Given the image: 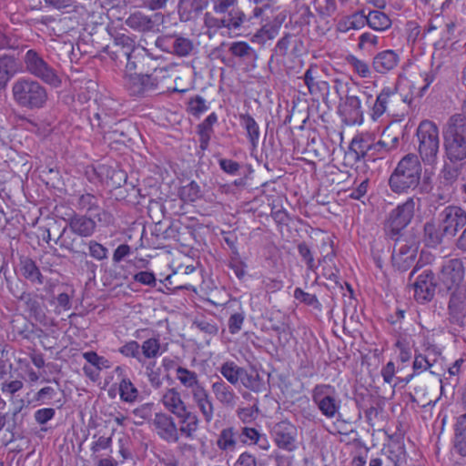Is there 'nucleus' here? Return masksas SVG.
<instances>
[{
    "instance_id": "20",
    "label": "nucleus",
    "mask_w": 466,
    "mask_h": 466,
    "mask_svg": "<svg viewBox=\"0 0 466 466\" xmlns=\"http://www.w3.org/2000/svg\"><path fill=\"white\" fill-rule=\"evenodd\" d=\"M434 276L430 270H424L414 283V298L419 303L430 301L435 293Z\"/></svg>"
},
{
    "instance_id": "32",
    "label": "nucleus",
    "mask_w": 466,
    "mask_h": 466,
    "mask_svg": "<svg viewBox=\"0 0 466 466\" xmlns=\"http://www.w3.org/2000/svg\"><path fill=\"white\" fill-rule=\"evenodd\" d=\"M22 301L25 306V310L36 321H42L46 318L44 305L39 300L38 295L28 292L25 296L22 297Z\"/></svg>"
},
{
    "instance_id": "25",
    "label": "nucleus",
    "mask_w": 466,
    "mask_h": 466,
    "mask_svg": "<svg viewBox=\"0 0 466 466\" xmlns=\"http://www.w3.org/2000/svg\"><path fill=\"white\" fill-rule=\"evenodd\" d=\"M367 19L363 11L355 12L339 19L336 29L339 33H348L350 30H360L366 25Z\"/></svg>"
},
{
    "instance_id": "11",
    "label": "nucleus",
    "mask_w": 466,
    "mask_h": 466,
    "mask_svg": "<svg viewBox=\"0 0 466 466\" xmlns=\"http://www.w3.org/2000/svg\"><path fill=\"white\" fill-rule=\"evenodd\" d=\"M76 234L73 233L72 230H68V227L63 228L55 243L57 244L60 248L66 249L71 253L77 254L80 257V261L84 262L85 267L87 270L95 273L96 265L91 260L87 259V254L86 253L84 247L86 243L84 240H80L76 238Z\"/></svg>"
},
{
    "instance_id": "37",
    "label": "nucleus",
    "mask_w": 466,
    "mask_h": 466,
    "mask_svg": "<svg viewBox=\"0 0 466 466\" xmlns=\"http://www.w3.org/2000/svg\"><path fill=\"white\" fill-rule=\"evenodd\" d=\"M126 25L140 32H150L155 27V23L152 19L140 12L130 15L126 20Z\"/></svg>"
},
{
    "instance_id": "7",
    "label": "nucleus",
    "mask_w": 466,
    "mask_h": 466,
    "mask_svg": "<svg viewBox=\"0 0 466 466\" xmlns=\"http://www.w3.org/2000/svg\"><path fill=\"white\" fill-rule=\"evenodd\" d=\"M419 153L425 165H434L438 160L440 148L439 129L430 120L420 122L417 128Z\"/></svg>"
},
{
    "instance_id": "53",
    "label": "nucleus",
    "mask_w": 466,
    "mask_h": 466,
    "mask_svg": "<svg viewBox=\"0 0 466 466\" xmlns=\"http://www.w3.org/2000/svg\"><path fill=\"white\" fill-rule=\"evenodd\" d=\"M245 20V15L238 9H232L228 15L222 20V23L228 29H238Z\"/></svg>"
},
{
    "instance_id": "55",
    "label": "nucleus",
    "mask_w": 466,
    "mask_h": 466,
    "mask_svg": "<svg viewBox=\"0 0 466 466\" xmlns=\"http://www.w3.org/2000/svg\"><path fill=\"white\" fill-rule=\"evenodd\" d=\"M177 379L187 388H193L198 385V376L195 372L186 368L178 367L177 369Z\"/></svg>"
},
{
    "instance_id": "23",
    "label": "nucleus",
    "mask_w": 466,
    "mask_h": 466,
    "mask_svg": "<svg viewBox=\"0 0 466 466\" xmlns=\"http://www.w3.org/2000/svg\"><path fill=\"white\" fill-rule=\"evenodd\" d=\"M157 434L167 441L178 440L177 428L173 419L165 413H156L153 420Z\"/></svg>"
},
{
    "instance_id": "9",
    "label": "nucleus",
    "mask_w": 466,
    "mask_h": 466,
    "mask_svg": "<svg viewBox=\"0 0 466 466\" xmlns=\"http://www.w3.org/2000/svg\"><path fill=\"white\" fill-rule=\"evenodd\" d=\"M270 433L279 449L289 452L299 449V430L290 421L284 420L275 423Z\"/></svg>"
},
{
    "instance_id": "24",
    "label": "nucleus",
    "mask_w": 466,
    "mask_h": 466,
    "mask_svg": "<svg viewBox=\"0 0 466 466\" xmlns=\"http://www.w3.org/2000/svg\"><path fill=\"white\" fill-rule=\"evenodd\" d=\"M19 267L22 277L27 281L36 285H42L44 283L45 277L33 258L28 257L21 258Z\"/></svg>"
},
{
    "instance_id": "57",
    "label": "nucleus",
    "mask_w": 466,
    "mask_h": 466,
    "mask_svg": "<svg viewBox=\"0 0 466 466\" xmlns=\"http://www.w3.org/2000/svg\"><path fill=\"white\" fill-rule=\"evenodd\" d=\"M298 251L305 261L308 269L315 271L318 268V265L315 262L310 248L305 242H302L298 245Z\"/></svg>"
},
{
    "instance_id": "34",
    "label": "nucleus",
    "mask_w": 466,
    "mask_h": 466,
    "mask_svg": "<svg viewBox=\"0 0 466 466\" xmlns=\"http://www.w3.org/2000/svg\"><path fill=\"white\" fill-rule=\"evenodd\" d=\"M15 60L10 56H0V92L6 89L7 84L15 73Z\"/></svg>"
},
{
    "instance_id": "10",
    "label": "nucleus",
    "mask_w": 466,
    "mask_h": 466,
    "mask_svg": "<svg viewBox=\"0 0 466 466\" xmlns=\"http://www.w3.org/2000/svg\"><path fill=\"white\" fill-rule=\"evenodd\" d=\"M364 112L361 97L358 95L348 92L343 98H340L338 113L346 125H362L364 122Z\"/></svg>"
},
{
    "instance_id": "3",
    "label": "nucleus",
    "mask_w": 466,
    "mask_h": 466,
    "mask_svg": "<svg viewBox=\"0 0 466 466\" xmlns=\"http://www.w3.org/2000/svg\"><path fill=\"white\" fill-rule=\"evenodd\" d=\"M14 102L21 108L38 110L44 108L48 101V92L38 80L22 76L12 85Z\"/></svg>"
},
{
    "instance_id": "8",
    "label": "nucleus",
    "mask_w": 466,
    "mask_h": 466,
    "mask_svg": "<svg viewBox=\"0 0 466 466\" xmlns=\"http://www.w3.org/2000/svg\"><path fill=\"white\" fill-rule=\"evenodd\" d=\"M25 71L36 80L52 86L59 87L62 85V78L58 71L49 65L43 56L35 49L26 51L24 56Z\"/></svg>"
},
{
    "instance_id": "58",
    "label": "nucleus",
    "mask_w": 466,
    "mask_h": 466,
    "mask_svg": "<svg viewBox=\"0 0 466 466\" xmlns=\"http://www.w3.org/2000/svg\"><path fill=\"white\" fill-rule=\"evenodd\" d=\"M153 403H145L133 410L134 416L137 419L135 421L136 425H142L145 420H148L152 417Z\"/></svg>"
},
{
    "instance_id": "5",
    "label": "nucleus",
    "mask_w": 466,
    "mask_h": 466,
    "mask_svg": "<svg viewBox=\"0 0 466 466\" xmlns=\"http://www.w3.org/2000/svg\"><path fill=\"white\" fill-rule=\"evenodd\" d=\"M444 147L451 161L466 158V117L461 115L452 116L444 131Z\"/></svg>"
},
{
    "instance_id": "59",
    "label": "nucleus",
    "mask_w": 466,
    "mask_h": 466,
    "mask_svg": "<svg viewBox=\"0 0 466 466\" xmlns=\"http://www.w3.org/2000/svg\"><path fill=\"white\" fill-rule=\"evenodd\" d=\"M89 255L96 260H104L107 258L108 249L96 240L88 242Z\"/></svg>"
},
{
    "instance_id": "31",
    "label": "nucleus",
    "mask_w": 466,
    "mask_h": 466,
    "mask_svg": "<svg viewBox=\"0 0 466 466\" xmlns=\"http://www.w3.org/2000/svg\"><path fill=\"white\" fill-rule=\"evenodd\" d=\"M204 0H180L178 13L181 19L187 21L201 15Z\"/></svg>"
},
{
    "instance_id": "40",
    "label": "nucleus",
    "mask_w": 466,
    "mask_h": 466,
    "mask_svg": "<svg viewBox=\"0 0 466 466\" xmlns=\"http://www.w3.org/2000/svg\"><path fill=\"white\" fill-rule=\"evenodd\" d=\"M398 143V138L394 137L392 139L391 145L388 144L384 140H379L377 142H373L370 138V148L369 155V161H375L376 159H380L385 157V156L396 147Z\"/></svg>"
},
{
    "instance_id": "38",
    "label": "nucleus",
    "mask_w": 466,
    "mask_h": 466,
    "mask_svg": "<svg viewBox=\"0 0 466 466\" xmlns=\"http://www.w3.org/2000/svg\"><path fill=\"white\" fill-rule=\"evenodd\" d=\"M445 235L441 225L434 222H427L424 225V241L428 247H437L441 243Z\"/></svg>"
},
{
    "instance_id": "1",
    "label": "nucleus",
    "mask_w": 466,
    "mask_h": 466,
    "mask_svg": "<svg viewBox=\"0 0 466 466\" xmlns=\"http://www.w3.org/2000/svg\"><path fill=\"white\" fill-rule=\"evenodd\" d=\"M465 275L463 262L461 259L453 258L445 262L442 266L441 273V280L443 285L451 292V296L449 302V310L451 316L458 323H463L464 320V310L466 304L464 302L465 298L461 297L460 285L463 281Z\"/></svg>"
},
{
    "instance_id": "52",
    "label": "nucleus",
    "mask_w": 466,
    "mask_h": 466,
    "mask_svg": "<svg viewBox=\"0 0 466 466\" xmlns=\"http://www.w3.org/2000/svg\"><path fill=\"white\" fill-rule=\"evenodd\" d=\"M217 443L218 446L224 451L234 449L236 446V439L233 429H224L220 432Z\"/></svg>"
},
{
    "instance_id": "46",
    "label": "nucleus",
    "mask_w": 466,
    "mask_h": 466,
    "mask_svg": "<svg viewBox=\"0 0 466 466\" xmlns=\"http://www.w3.org/2000/svg\"><path fill=\"white\" fill-rule=\"evenodd\" d=\"M119 394L123 401L132 403L137 400L138 390L129 379L124 378L119 383Z\"/></svg>"
},
{
    "instance_id": "21",
    "label": "nucleus",
    "mask_w": 466,
    "mask_h": 466,
    "mask_svg": "<svg viewBox=\"0 0 466 466\" xmlns=\"http://www.w3.org/2000/svg\"><path fill=\"white\" fill-rule=\"evenodd\" d=\"M400 61V57L397 51L387 49L374 56L372 67L377 73L384 75L395 69Z\"/></svg>"
},
{
    "instance_id": "36",
    "label": "nucleus",
    "mask_w": 466,
    "mask_h": 466,
    "mask_svg": "<svg viewBox=\"0 0 466 466\" xmlns=\"http://www.w3.org/2000/svg\"><path fill=\"white\" fill-rule=\"evenodd\" d=\"M239 120L240 126L247 132L248 139L253 147H257L260 137L258 124L249 114H241Z\"/></svg>"
},
{
    "instance_id": "13",
    "label": "nucleus",
    "mask_w": 466,
    "mask_h": 466,
    "mask_svg": "<svg viewBox=\"0 0 466 466\" xmlns=\"http://www.w3.org/2000/svg\"><path fill=\"white\" fill-rule=\"evenodd\" d=\"M178 67L175 64H168L165 66L153 67V80L158 93L165 91L184 92L186 89H179L177 81L180 79Z\"/></svg>"
},
{
    "instance_id": "2",
    "label": "nucleus",
    "mask_w": 466,
    "mask_h": 466,
    "mask_svg": "<svg viewBox=\"0 0 466 466\" xmlns=\"http://www.w3.org/2000/svg\"><path fill=\"white\" fill-rule=\"evenodd\" d=\"M376 82H363L357 84L359 96L367 106V113L373 122H378L390 111L391 106L398 98L395 88L384 86L379 92L376 90Z\"/></svg>"
},
{
    "instance_id": "42",
    "label": "nucleus",
    "mask_w": 466,
    "mask_h": 466,
    "mask_svg": "<svg viewBox=\"0 0 466 466\" xmlns=\"http://www.w3.org/2000/svg\"><path fill=\"white\" fill-rule=\"evenodd\" d=\"M102 169L105 172L106 183L108 187L117 188L127 182V176L124 170L110 167H103Z\"/></svg>"
},
{
    "instance_id": "47",
    "label": "nucleus",
    "mask_w": 466,
    "mask_h": 466,
    "mask_svg": "<svg viewBox=\"0 0 466 466\" xmlns=\"http://www.w3.org/2000/svg\"><path fill=\"white\" fill-rule=\"evenodd\" d=\"M216 398L222 403L231 404L234 401V393L224 381H217L212 386Z\"/></svg>"
},
{
    "instance_id": "4",
    "label": "nucleus",
    "mask_w": 466,
    "mask_h": 466,
    "mask_svg": "<svg viewBox=\"0 0 466 466\" xmlns=\"http://www.w3.org/2000/svg\"><path fill=\"white\" fill-rule=\"evenodd\" d=\"M420 177L421 165L418 157L408 154L397 164L389 178V186L394 193L407 194L419 186Z\"/></svg>"
},
{
    "instance_id": "64",
    "label": "nucleus",
    "mask_w": 466,
    "mask_h": 466,
    "mask_svg": "<svg viewBox=\"0 0 466 466\" xmlns=\"http://www.w3.org/2000/svg\"><path fill=\"white\" fill-rule=\"evenodd\" d=\"M395 347L399 350L398 359L402 362L406 363L410 361L412 357L411 349L404 339H398L395 343Z\"/></svg>"
},
{
    "instance_id": "14",
    "label": "nucleus",
    "mask_w": 466,
    "mask_h": 466,
    "mask_svg": "<svg viewBox=\"0 0 466 466\" xmlns=\"http://www.w3.org/2000/svg\"><path fill=\"white\" fill-rule=\"evenodd\" d=\"M126 86L131 96H146L157 92L153 72L128 74L126 77Z\"/></svg>"
},
{
    "instance_id": "17",
    "label": "nucleus",
    "mask_w": 466,
    "mask_h": 466,
    "mask_svg": "<svg viewBox=\"0 0 466 466\" xmlns=\"http://www.w3.org/2000/svg\"><path fill=\"white\" fill-rule=\"evenodd\" d=\"M156 46L165 52L179 56H186L193 50V44L189 39L177 35L158 36Z\"/></svg>"
},
{
    "instance_id": "26",
    "label": "nucleus",
    "mask_w": 466,
    "mask_h": 466,
    "mask_svg": "<svg viewBox=\"0 0 466 466\" xmlns=\"http://www.w3.org/2000/svg\"><path fill=\"white\" fill-rule=\"evenodd\" d=\"M439 352L434 349H426L424 353H416L412 365L413 375H419L430 370L438 360Z\"/></svg>"
},
{
    "instance_id": "60",
    "label": "nucleus",
    "mask_w": 466,
    "mask_h": 466,
    "mask_svg": "<svg viewBox=\"0 0 466 466\" xmlns=\"http://www.w3.org/2000/svg\"><path fill=\"white\" fill-rule=\"evenodd\" d=\"M83 358L97 370L109 368V361L104 357L98 356L96 351L84 352Z\"/></svg>"
},
{
    "instance_id": "29",
    "label": "nucleus",
    "mask_w": 466,
    "mask_h": 466,
    "mask_svg": "<svg viewBox=\"0 0 466 466\" xmlns=\"http://www.w3.org/2000/svg\"><path fill=\"white\" fill-rule=\"evenodd\" d=\"M416 258V249L411 247L401 246L394 250L392 259L394 264L401 270H407L413 264Z\"/></svg>"
},
{
    "instance_id": "50",
    "label": "nucleus",
    "mask_w": 466,
    "mask_h": 466,
    "mask_svg": "<svg viewBox=\"0 0 466 466\" xmlns=\"http://www.w3.org/2000/svg\"><path fill=\"white\" fill-rule=\"evenodd\" d=\"M181 419V427L180 431L186 433L187 436H190L193 431H195L198 428V418L195 414L188 411L187 408L185 409V413L181 415H177Z\"/></svg>"
},
{
    "instance_id": "15",
    "label": "nucleus",
    "mask_w": 466,
    "mask_h": 466,
    "mask_svg": "<svg viewBox=\"0 0 466 466\" xmlns=\"http://www.w3.org/2000/svg\"><path fill=\"white\" fill-rule=\"evenodd\" d=\"M136 46V41L126 34H116L113 43L106 46L104 51L116 63L123 64Z\"/></svg>"
},
{
    "instance_id": "63",
    "label": "nucleus",
    "mask_w": 466,
    "mask_h": 466,
    "mask_svg": "<svg viewBox=\"0 0 466 466\" xmlns=\"http://www.w3.org/2000/svg\"><path fill=\"white\" fill-rule=\"evenodd\" d=\"M187 111L191 116L199 118L200 115L204 111L203 98L200 96H196L191 98L188 101Z\"/></svg>"
},
{
    "instance_id": "30",
    "label": "nucleus",
    "mask_w": 466,
    "mask_h": 466,
    "mask_svg": "<svg viewBox=\"0 0 466 466\" xmlns=\"http://www.w3.org/2000/svg\"><path fill=\"white\" fill-rule=\"evenodd\" d=\"M130 127V125L126 121L114 123L104 131V137L112 142L125 143L126 139H128V129Z\"/></svg>"
},
{
    "instance_id": "45",
    "label": "nucleus",
    "mask_w": 466,
    "mask_h": 466,
    "mask_svg": "<svg viewBox=\"0 0 466 466\" xmlns=\"http://www.w3.org/2000/svg\"><path fill=\"white\" fill-rule=\"evenodd\" d=\"M230 53L243 60H252L256 57L255 50L246 42L238 41L231 44Z\"/></svg>"
},
{
    "instance_id": "22",
    "label": "nucleus",
    "mask_w": 466,
    "mask_h": 466,
    "mask_svg": "<svg viewBox=\"0 0 466 466\" xmlns=\"http://www.w3.org/2000/svg\"><path fill=\"white\" fill-rule=\"evenodd\" d=\"M67 227L79 237L89 238L96 229V221L91 217L75 213L68 218Z\"/></svg>"
},
{
    "instance_id": "54",
    "label": "nucleus",
    "mask_w": 466,
    "mask_h": 466,
    "mask_svg": "<svg viewBox=\"0 0 466 466\" xmlns=\"http://www.w3.org/2000/svg\"><path fill=\"white\" fill-rule=\"evenodd\" d=\"M14 330H15L23 339H30L35 333L34 323L22 319L21 321L14 320Z\"/></svg>"
},
{
    "instance_id": "12",
    "label": "nucleus",
    "mask_w": 466,
    "mask_h": 466,
    "mask_svg": "<svg viewBox=\"0 0 466 466\" xmlns=\"http://www.w3.org/2000/svg\"><path fill=\"white\" fill-rule=\"evenodd\" d=\"M420 206L419 198H409L404 203L397 206L390 213L389 224L391 230L399 233L411 221L415 209Z\"/></svg>"
},
{
    "instance_id": "39",
    "label": "nucleus",
    "mask_w": 466,
    "mask_h": 466,
    "mask_svg": "<svg viewBox=\"0 0 466 466\" xmlns=\"http://www.w3.org/2000/svg\"><path fill=\"white\" fill-rule=\"evenodd\" d=\"M346 64L350 66L351 71L361 78H369L371 76L372 72L369 63L355 55L350 54L345 57Z\"/></svg>"
},
{
    "instance_id": "51",
    "label": "nucleus",
    "mask_w": 466,
    "mask_h": 466,
    "mask_svg": "<svg viewBox=\"0 0 466 466\" xmlns=\"http://www.w3.org/2000/svg\"><path fill=\"white\" fill-rule=\"evenodd\" d=\"M294 298L300 303H303L307 306H310L315 309H321L322 306L319 300L318 299L317 296L314 294L308 293L300 288H296L294 289Z\"/></svg>"
},
{
    "instance_id": "62",
    "label": "nucleus",
    "mask_w": 466,
    "mask_h": 466,
    "mask_svg": "<svg viewBox=\"0 0 466 466\" xmlns=\"http://www.w3.org/2000/svg\"><path fill=\"white\" fill-rule=\"evenodd\" d=\"M108 118V116L105 113H94L92 116H89V121L93 128L101 129L104 133L109 126Z\"/></svg>"
},
{
    "instance_id": "35",
    "label": "nucleus",
    "mask_w": 466,
    "mask_h": 466,
    "mask_svg": "<svg viewBox=\"0 0 466 466\" xmlns=\"http://www.w3.org/2000/svg\"><path fill=\"white\" fill-rule=\"evenodd\" d=\"M162 401L164 406L175 415L185 413L186 406L181 400L179 393L175 389L167 390L162 397Z\"/></svg>"
},
{
    "instance_id": "41",
    "label": "nucleus",
    "mask_w": 466,
    "mask_h": 466,
    "mask_svg": "<svg viewBox=\"0 0 466 466\" xmlns=\"http://www.w3.org/2000/svg\"><path fill=\"white\" fill-rule=\"evenodd\" d=\"M454 446L461 456H466V413L458 420Z\"/></svg>"
},
{
    "instance_id": "43",
    "label": "nucleus",
    "mask_w": 466,
    "mask_h": 466,
    "mask_svg": "<svg viewBox=\"0 0 466 466\" xmlns=\"http://www.w3.org/2000/svg\"><path fill=\"white\" fill-rule=\"evenodd\" d=\"M243 370L244 368L238 366L234 361H227L221 366L220 372L229 383L237 385L239 383Z\"/></svg>"
},
{
    "instance_id": "18",
    "label": "nucleus",
    "mask_w": 466,
    "mask_h": 466,
    "mask_svg": "<svg viewBox=\"0 0 466 466\" xmlns=\"http://www.w3.org/2000/svg\"><path fill=\"white\" fill-rule=\"evenodd\" d=\"M126 68L127 71H139V73L153 70L156 60L148 53L147 49L140 45L135 46L130 55L126 60Z\"/></svg>"
},
{
    "instance_id": "56",
    "label": "nucleus",
    "mask_w": 466,
    "mask_h": 466,
    "mask_svg": "<svg viewBox=\"0 0 466 466\" xmlns=\"http://www.w3.org/2000/svg\"><path fill=\"white\" fill-rule=\"evenodd\" d=\"M143 355L147 359L157 357L160 350V343L157 339L150 338L145 340L141 346Z\"/></svg>"
},
{
    "instance_id": "48",
    "label": "nucleus",
    "mask_w": 466,
    "mask_h": 466,
    "mask_svg": "<svg viewBox=\"0 0 466 466\" xmlns=\"http://www.w3.org/2000/svg\"><path fill=\"white\" fill-rule=\"evenodd\" d=\"M279 34V27L273 25H265L252 36V42L265 45L274 39Z\"/></svg>"
},
{
    "instance_id": "16",
    "label": "nucleus",
    "mask_w": 466,
    "mask_h": 466,
    "mask_svg": "<svg viewBox=\"0 0 466 466\" xmlns=\"http://www.w3.org/2000/svg\"><path fill=\"white\" fill-rule=\"evenodd\" d=\"M441 227L446 236L454 237L466 225V211L456 206L446 207L441 213Z\"/></svg>"
},
{
    "instance_id": "44",
    "label": "nucleus",
    "mask_w": 466,
    "mask_h": 466,
    "mask_svg": "<svg viewBox=\"0 0 466 466\" xmlns=\"http://www.w3.org/2000/svg\"><path fill=\"white\" fill-rule=\"evenodd\" d=\"M99 197L90 193H85L77 198L76 207L78 209L91 214L99 209Z\"/></svg>"
},
{
    "instance_id": "6",
    "label": "nucleus",
    "mask_w": 466,
    "mask_h": 466,
    "mask_svg": "<svg viewBox=\"0 0 466 466\" xmlns=\"http://www.w3.org/2000/svg\"><path fill=\"white\" fill-rule=\"evenodd\" d=\"M311 400L326 419L332 420L340 416L341 400L335 386L329 383L316 384L311 390Z\"/></svg>"
},
{
    "instance_id": "33",
    "label": "nucleus",
    "mask_w": 466,
    "mask_h": 466,
    "mask_svg": "<svg viewBox=\"0 0 466 466\" xmlns=\"http://www.w3.org/2000/svg\"><path fill=\"white\" fill-rule=\"evenodd\" d=\"M366 25H368L372 30L378 32L388 30L392 24L390 16L380 10L370 11L369 14L366 15Z\"/></svg>"
},
{
    "instance_id": "19",
    "label": "nucleus",
    "mask_w": 466,
    "mask_h": 466,
    "mask_svg": "<svg viewBox=\"0 0 466 466\" xmlns=\"http://www.w3.org/2000/svg\"><path fill=\"white\" fill-rule=\"evenodd\" d=\"M370 136L365 134L355 136L345 153V160L350 165H353L361 159L369 161L370 148Z\"/></svg>"
},
{
    "instance_id": "28",
    "label": "nucleus",
    "mask_w": 466,
    "mask_h": 466,
    "mask_svg": "<svg viewBox=\"0 0 466 466\" xmlns=\"http://www.w3.org/2000/svg\"><path fill=\"white\" fill-rule=\"evenodd\" d=\"M380 455L385 460L384 466H400L405 459V450L399 444L384 445Z\"/></svg>"
},
{
    "instance_id": "49",
    "label": "nucleus",
    "mask_w": 466,
    "mask_h": 466,
    "mask_svg": "<svg viewBox=\"0 0 466 466\" xmlns=\"http://www.w3.org/2000/svg\"><path fill=\"white\" fill-rule=\"evenodd\" d=\"M239 382L247 389L258 392L262 389V382L258 374L243 370Z\"/></svg>"
},
{
    "instance_id": "27",
    "label": "nucleus",
    "mask_w": 466,
    "mask_h": 466,
    "mask_svg": "<svg viewBox=\"0 0 466 466\" xmlns=\"http://www.w3.org/2000/svg\"><path fill=\"white\" fill-rule=\"evenodd\" d=\"M241 441L247 445H257L262 451H268L269 441L265 433L255 428L244 427L241 431Z\"/></svg>"
},
{
    "instance_id": "61",
    "label": "nucleus",
    "mask_w": 466,
    "mask_h": 466,
    "mask_svg": "<svg viewBox=\"0 0 466 466\" xmlns=\"http://www.w3.org/2000/svg\"><path fill=\"white\" fill-rule=\"evenodd\" d=\"M379 37L370 32H364L359 36L358 47L360 50L375 47L378 46Z\"/></svg>"
}]
</instances>
